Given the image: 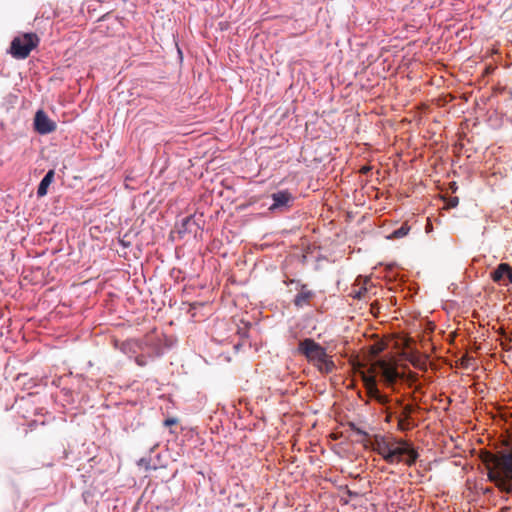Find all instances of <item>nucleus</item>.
I'll use <instances>...</instances> for the list:
<instances>
[{
    "label": "nucleus",
    "instance_id": "nucleus-1",
    "mask_svg": "<svg viewBox=\"0 0 512 512\" xmlns=\"http://www.w3.org/2000/svg\"><path fill=\"white\" fill-rule=\"evenodd\" d=\"M481 461L487 470V479L502 493L512 496V449L497 453L486 451Z\"/></svg>",
    "mask_w": 512,
    "mask_h": 512
},
{
    "label": "nucleus",
    "instance_id": "nucleus-2",
    "mask_svg": "<svg viewBox=\"0 0 512 512\" xmlns=\"http://www.w3.org/2000/svg\"><path fill=\"white\" fill-rule=\"evenodd\" d=\"M298 352L304 355L322 374H330L336 369V365L328 356L326 349L311 338H305L299 342Z\"/></svg>",
    "mask_w": 512,
    "mask_h": 512
},
{
    "label": "nucleus",
    "instance_id": "nucleus-3",
    "mask_svg": "<svg viewBox=\"0 0 512 512\" xmlns=\"http://www.w3.org/2000/svg\"><path fill=\"white\" fill-rule=\"evenodd\" d=\"M39 41L36 33H25L12 40L9 52L16 59H25L38 46Z\"/></svg>",
    "mask_w": 512,
    "mask_h": 512
},
{
    "label": "nucleus",
    "instance_id": "nucleus-4",
    "mask_svg": "<svg viewBox=\"0 0 512 512\" xmlns=\"http://www.w3.org/2000/svg\"><path fill=\"white\" fill-rule=\"evenodd\" d=\"M399 440L388 441L384 436L376 435L373 443V450L383 457L389 463H397V456L400 453Z\"/></svg>",
    "mask_w": 512,
    "mask_h": 512
},
{
    "label": "nucleus",
    "instance_id": "nucleus-5",
    "mask_svg": "<svg viewBox=\"0 0 512 512\" xmlns=\"http://www.w3.org/2000/svg\"><path fill=\"white\" fill-rule=\"evenodd\" d=\"M273 203L269 207L270 211H286L294 201V196L288 190H280L271 195Z\"/></svg>",
    "mask_w": 512,
    "mask_h": 512
},
{
    "label": "nucleus",
    "instance_id": "nucleus-6",
    "mask_svg": "<svg viewBox=\"0 0 512 512\" xmlns=\"http://www.w3.org/2000/svg\"><path fill=\"white\" fill-rule=\"evenodd\" d=\"M57 124L51 120L43 110H38L34 117V129L41 135L52 133L56 130Z\"/></svg>",
    "mask_w": 512,
    "mask_h": 512
},
{
    "label": "nucleus",
    "instance_id": "nucleus-7",
    "mask_svg": "<svg viewBox=\"0 0 512 512\" xmlns=\"http://www.w3.org/2000/svg\"><path fill=\"white\" fill-rule=\"evenodd\" d=\"M399 444H401V446L399 456H397V463L404 461L408 466L414 465L419 457L417 450L411 443L405 440L400 439Z\"/></svg>",
    "mask_w": 512,
    "mask_h": 512
},
{
    "label": "nucleus",
    "instance_id": "nucleus-8",
    "mask_svg": "<svg viewBox=\"0 0 512 512\" xmlns=\"http://www.w3.org/2000/svg\"><path fill=\"white\" fill-rule=\"evenodd\" d=\"M316 293L308 288L307 284H299V292L293 299V304L297 308H303L310 304Z\"/></svg>",
    "mask_w": 512,
    "mask_h": 512
},
{
    "label": "nucleus",
    "instance_id": "nucleus-9",
    "mask_svg": "<svg viewBox=\"0 0 512 512\" xmlns=\"http://www.w3.org/2000/svg\"><path fill=\"white\" fill-rule=\"evenodd\" d=\"M491 278L494 282L507 285L506 280L512 281V269L509 264L501 263L491 272Z\"/></svg>",
    "mask_w": 512,
    "mask_h": 512
},
{
    "label": "nucleus",
    "instance_id": "nucleus-10",
    "mask_svg": "<svg viewBox=\"0 0 512 512\" xmlns=\"http://www.w3.org/2000/svg\"><path fill=\"white\" fill-rule=\"evenodd\" d=\"M379 374L380 378L387 385L395 384L400 377L399 371L395 367L389 366L387 364H383L381 366Z\"/></svg>",
    "mask_w": 512,
    "mask_h": 512
},
{
    "label": "nucleus",
    "instance_id": "nucleus-11",
    "mask_svg": "<svg viewBox=\"0 0 512 512\" xmlns=\"http://www.w3.org/2000/svg\"><path fill=\"white\" fill-rule=\"evenodd\" d=\"M54 176H55V171L54 170H49L46 173V175L42 178V180L39 183L38 188H37V196L38 197H43V196H45L47 194L48 187L53 182Z\"/></svg>",
    "mask_w": 512,
    "mask_h": 512
},
{
    "label": "nucleus",
    "instance_id": "nucleus-12",
    "mask_svg": "<svg viewBox=\"0 0 512 512\" xmlns=\"http://www.w3.org/2000/svg\"><path fill=\"white\" fill-rule=\"evenodd\" d=\"M198 228V224L195 221L194 216H187L181 220V224L179 226L178 232L180 234L184 233H195Z\"/></svg>",
    "mask_w": 512,
    "mask_h": 512
},
{
    "label": "nucleus",
    "instance_id": "nucleus-13",
    "mask_svg": "<svg viewBox=\"0 0 512 512\" xmlns=\"http://www.w3.org/2000/svg\"><path fill=\"white\" fill-rule=\"evenodd\" d=\"M367 391V394L368 396L377 401L379 404H382V405H385L389 402V398L387 395L383 394L376 386L374 387H371L369 389L366 390Z\"/></svg>",
    "mask_w": 512,
    "mask_h": 512
},
{
    "label": "nucleus",
    "instance_id": "nucleus-14",
    "mask_svg": "<svg viewBox=\"0 0 512 512\" xmlns=\"http://www.w3.org/2000/svg\"><path fill=\"white\" fill-rule=\"evenodd\" d=\"M410 231V226L403 223L398 229H395L389 238L399 239L405 237Z\"/></svg>",
    "mask_w": 512,
    "mask_h": 512
},
{
    "label": "nucleus",
    "instance_id": "nucleus-15",
    "mask_svg": "<svg viewBox=\"0 0 512 512\" xmlns=\"http://www.w3.org/2000/svg\"><path fill=\"white\" fill-rule=\"evenodd\" d=\"M362 380L366 390L377 385L376 377L374 375L363 373Z\"/></svg>",
    "mask_w": 512,
    "mask_h": 512
},
{
    "label": "nucleus",
    "instance_id": "nucleus-16",
    "mask_svg": "<svg viewBox=\"0 0 512 512\" xmlns=\"http://www.w3.org/2000/svg\"><path fill=\"white\" fill-rule=\"evenodd\" d=\"M409 419L410 418H405V417H398V429L401 430V431H408L412 428L410 422H409Z\"/></svg>",
    "mask_w": 512,
    "mask_h": 512
},
{
    "label": "nucleus",
    "instance_id": "nucleus-17",
    "mask_svg": "<svg viewBox=\"0 0 512 512\" xmlns=\"http://www.w3.org/2000/svg\"><path fill=\"white\" fill-rule=\"evenodd\" d=\"M414 411V408L412 405L407 404L403 407L402 411V417L410 418L411 413Z\"/></svg>",
    "mask_w": 512,
    "mask_h": 512
},
{
    "label": "nucleus",
    "instance_id": "nucleus-18",
    "mask_svg": "<svg viewBox=\"0 0 512 512\" xmlns=\"http://www.w3.org/2000/svg\"><path fill=\"white\" fill-rule=\"evenodd\" d=\"M350 427L356 434L361 435L363 437H368V433L363 429L357 427L354 423H351Z\"/></svg>",
    "mask_w": 512,
    "mask_h": 512
},
{
    "label": "nucleus",
    "instance_id": "nucleus-19",
    "mask_svg": "<svg viewBox=\"0 0 512 512\" xmlns=\"http://www.w3.org/2000/svg\"><path fill=\"white\" fill-rule=\"evenodd\" d=\"M177 423V420L174 418H168L164 421L165 426H172Z\"/></svg>",
    "mask_w": 512,
    "mask_h": 512
},
{
    "label": "nucleus",
    "instance_id": "nucleus-20",
    "mask_svg": "<svg viewBox=\"0 0 512 512\" xmlns=\"http://www.w3.org/2000/svg\"><path fill=\"white\" fill-rule=\"evenodd\" d=\"M135 361L139 366H144L146 364V361L143 356L136 357Z\"/></svg>",
    "mask_w": 512,
    "mask_h": 512
},
{
    "label": "nucleus",
    "instance_id": "nucleus-21",
    "mask_svg": "<svg viewBox=\"0 0 512 512\" xmlns=\"http://www.w3.org/2000/svg\"><path fill=\"white\" fill-rule=\"evenodd\" d=\"M459 203V199L457 197H454L452 199H450L449 201V206L450 207H456Z\"/></svg>",
    "mask_w": 512,
    "mask_h": 512
},
{
    "label": "nucleus",
    "instance_id": "nucleus-22",
    "mask_svg": "<svg viewBox=\"0 0 512 512\" xmlns=\"http://www.w3.org/2000/svg\"><path fill=\"white\" fill-rule=\"evenodd\" d=\"M370 171H371V167L370 166H363L360 169V173L363 174V175L368 174Z\"/></svg>",
    "mask_w": 512,
    "mask_h": 512
},
{
    "label": "nucleus",
    "instance_id": "nucleus-23",
    "mask_svg": "<svg viewBox=\"0 0 512 512\" xmlns=\"http://www.w3.org/2000/svg\"><path fill=\"white\" fill-rule=\"evenodd\" d=\"M482 492H483V494H493L494 489L492 487H485V488H482Z\"/></svg>",
    "mask_w": 512,
    "mask_h": 512
}]
</instances>
